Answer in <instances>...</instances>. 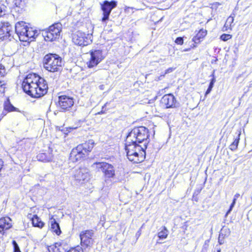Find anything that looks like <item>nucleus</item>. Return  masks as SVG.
<instances>
[{
	"instance_id": "a211bd4d",
	"label": "nucleus",
	"mask_w": 252,
	"mask_h": 252,
	"mask_svg": "<svg viewBox=\"0 0 252 252\" xmlns=\"http://www.w3.org/2000/svg\"><path fill=\"white\" fill-rule=\"evenodd\" d=\"M11 220L9 217H4L0 219V233H3L5 230L12 227Z\"/></svg>"
},
{
	"instance_id": "37998d69",
	"label": "nucleus",
	"mask_w": 252,
	"mask_h": 252,
	"mask_svg": "<svg viewBox=\"0 0 252 252\" xmlns=\"http://www.w3.org/2000/svg\"><path fill=\"white\" fill-rule=\"evenodd\" d=\"M5 110H4L2 113H1V115L2 116V117L3 116H4L5 115H6V113H5Z\"/></svg>"
},
{
	"instance_id": "39448f33",
	"label": "nucleus",
	"mask_w": 252,
	"mask_h": 252,
	"mask_svg": "<svg viewBox=\"0 0 252 252\" xmlns=\"http://www.w3.org/2000/svg\"><path fill=\"white\" fill-rule=\"evenodd\" d=\"M44 67L48 71H58L62 66V58L57 54H48L44 58Z\"/></svg>"
},
{
	"instance_id": "cd10ccee",
	"label": "nucleus",
	"mask_w": 252,
	"mask_h": 252,
	"mask_svg": "<svg viewBox=\"0 0 252 252\" xmlns=\"http://www.w3.org/2000/svg\"><path fill=\"white\" fill-rule=\"evenodd\" d=\"M207 34V31L204 29H201L197 33V37L201 39L203 38Z\"/></svg>"
},
{
	"instance_id": "f03ea898",
	"label": "nucleus",
	"mask_w": 252,
	"mask_h": 252,
	"mask_svg": "<svg viewBox=\"0 0 252 252\" xmlns=\"http://www.w3.org/2000/svg\"><path fill=\"white\" fill-rule=\"evenodd\" d=\"M147 148V143L143 145L138 144L126 143L125 150L127 158L133 163H140L145 158V149Z\"/></svg>"
},
{
	"instance_id": "72a5a7b5",
	"label": "nucleus",
	"mask_w": 252,
	"mask_h": 252,
	"mask_svg": "<svg viewBox=\"0 0 252 252\" xmlns=\"http://www.w3.org/2000/svg\"><path fill=\"white\" fill-rule=\"evenodd\" d=\"M200 38L197 37V35H195L192 38V41L194 42L195 44H198L200 42Z\"/></svg>"
},
{
	"instance_id": "20e7f679",
	"label": "nucleus",
	"mask_w": 252,
	"mask_h": 252,
	"mask_svg": "<svg viewBox=\"0 0 252 252\" xmlns=\"http://www.w3.org/2000/svg\"><path fill=\"white\" fill-rule=\"evenodd\" d=\"M149 136L148 129L144 126L134 127L129 133L126 140L127 143L148 144L147 138Z\"/></svg>"
},
{
	"instance_id": "58836bf2",
	"label": "nucleus",
	"mask_w": 252,
	"mask_h": 252,
	"mask_svg": "<svg viewBox=\"0 0 252 252\" xmlns=\"http://www.w3.org/2000/svg\"><path fill=\"white\" fill-rule=\"evenodd\" d=\"M218 242L220 245H222L224 243V240L223 239L220 238V235L218 239Z\"/></svg>"
},
{
	"instance_id": "6ab92c4d",
	"label": "nucleus",
	"mask_w": 252,
	"mask_h": 252,
	"mask_svg": "<svg viewBox=\"0 0 252 252\" xmlns=\"http://www.w3.org/2000/svg\"><path fill=\"white\" fill-rule=\"evenodd\" d=\"M49 222L51 225L50 229L51 231L59 235L61 233V230L58 223H57L55 219L52 217L50 219Z\"/></svg>"
},
{
	"instance_id": "a878e982",
	"label": "nucleus",
	"mask_w": 252,
	"mask_h": 252,
	"mask_svg": "<svg viewBox=\"0 0 252 252\" xmlns=\"http://www.w3.org/2000/svg\"><path fill=\"white\" fill-rule=\"evenodd\" d=\"M168 235V231L165 227L158 233V237L159 239H166Z\"/></svg>"
},
{
	"instance_id": "4c0bfd02",
	"label": "nucleus",
	"mask_w": 252,
	"mask_h": 252,
	"mask_svg": "<svg viewBox=\"0 0 252 252\" xmlns=\"http://www.w3.org/2000/svg\"><path fill=\"white\" fill-rule=\"evenodd\" d=\"M213 87V85L210 84L209 86L207 91L206 92L205 95L209 94L211 92Z\"/></svg>"
},
{
	"instance_id": "393cba45",
	"label": "nucleus",
	"mask_w": 252,
	"mask_h": 252,
	"mask_svg": "<svg viewBox=\"0 0 252 252\" xmlns=\"http://www.w3.org/2000/svg\"><path fill=\"white\" fill-rule=\"evenodd\" d=\"M32 223L34 226L42 228L44 223L40 219L37 215H34L32 218Z\"/></svg>"
},
{
	"instance_id": "a18cd8bd",
	"label": "nucleus",
	"mask_w": 252,
	"mask_h": 252,
	"mask_svg": "<svg viewBox=\"0 0 252 252\" xmlns=\"http://www.w3.org/2000/svg\"><path fill=\"white\" fill-rule=\"evenodd\" d=\"M217 252H220V249H219V250H218Z\"/></svg>"
},
{
	"instance_id": "c756f323",
	"label": "nucleus",
	"mask_w": 252,
	"mask_h": 252,
	"mask_svg": "<svg viewBox=\"0 0 252 252\" xmlns=\"http://www.w3.org/2000/svg\"><path fill=\"white\" fill-rule=\"evenodd\" d=\"M13 245L14 249V252H21L18 244L15 241H13Z\"/></svg>"
},
{
	"instance_id": "f3484780",
	"label": "nucleus",
	"mask_w": 252,
	"mask_h": 252,
	"mask_svg": "<svg viewBox=\"0 0 252 252\" xmlns=\"http://www.w3.org/2000/svg\"><path fill=\"white\" fill-rule=\"evenodd\" d=\"M12 27L8 23H3L0 27V37L3 39L9 38L13 33Z\"/></svg>"
},
{
	"instance_id": "5701e85b",
	"label": "nucleus",
	"mask_w": 252,
	"mask_h": 252,
	"mask_svg": "<svg viewBox=\"0 0 252 252\" xmlns=\"http://www.w3.org/2000/svg\"><path fill=\"white\" fill-rule=\"evenodd\" d=\"M4 110L8 112L13 111L20 112L17 108L15 107L10 103L8 99L4 102Z\"/></svg>"
},
{
	"instance_id": "9d476101",
	"label": "nucleus",
	"mask_w": 252,
	"mask_h": 252,
	"mask_svg": "<svg viewBox=\"0 0 252 252\" xmlns=\"http://www.w3.org/2000/svg\"><path fill=\"white\" fill-rule=\"evenodd\" d=\"M90 59L87 64L89 68L97 65L104 59L102 52L100 50H94L90 51Z\"/></svg>"
},
{
	"instance_id": "4468645a",
	"label": "nucleus",
	"mask_w": 252,
	"mask_h": 252,
	"mask_svg": "<svg viewBox=\"0 0 252 252\" xmlns=\"http://www.w3.org/2000/svg\"><path fill=\"white\" fill-rule=\"evenodd\" d=\"M59 105L63 110H68L74 104L73 98L66 95H61L59 97Z\"/></svg>"
},
{
	"instance_id": "bb28decb",
	"label": "nucleus",
	"mask_w": 252,
	"mask_h": 252,
	"mask_svg": "<svg viewBox=\"0 0 252 252\" xmlns=\"http://www.w3.org/2000/svg\"><path fill=\"white\" fill-rule=\"evenodd\" d=\"M240 134H239L238 135V137H239ZM239 142V137H238V138H236L234 140L233 142L229 146V149L231 151H235V150H236L237 149Z\"/></svg>"
},
{
	"instance_id": "2eb2a0df",
	"label": "nucleus",
	"mask_w": 252,
	"mask_h": 252,
	"mask_svg": "<svg viewBox=\"0 0 252 252\" xmlns=\"http://www.w3.org/2000/svg\"><path fill=\"white\" fill-rule=\"evenodd\" d=\"M161 104L166 108L175 107L176 100L174 96L172 94L164 95L160 100Z\"/></svg>"
},
{
	"instance_id": "ea45409f",
	"label": "nucleus",
	"mask_w": 252,
	"mask_h": 252,
	"mask_svg": "<svg viewBox=\"0 0 252 252\" xmlns=\"http://www.w3.org/2000/svg\"><path fill=\"white\" fill-rule=\"evenodd\" d=\"M212 76H213V78L212 79L210 84H212V85L214 86V84L215 82H216V79L214 77V73H213Z\"/></svg>"
},
{
	"instance_id": "f704fd0d",
	"label": "nucleus",
	"mask_w": 252,
	"mask_h": 252,
	"mask_svg": "<svg viewBox=\"0 0 252 252\" xmlns=\"http://www.w3.org/2000/svg\"><path fill=\"white\" fill-rule=\"evenodd\" d=\"M5 6L0 3V16H1L2 15L3 12V14H4V12L5 11Z\"/></svg>"
},
{
	"instance_id": "0eeeda50",
	"label": "nucleus",
	"mask_w": 252,
	"mask_h": 252,
	"mask_svg": "<svg viewBox=\"0 0 252 252\" xmlns=\"http://www.w3.org/2000/svg\"><path fill=\"white\" fill-rule=\"evenodd\" d=\"M62 30V25L56 23L49 27V29L43 32V36L47 41H52L58 38Z\"/></svg>"
},
{
	"instance_id": "c9c22d12",
	"label": "nucleus",
	"mask_w": 252,
	"mask_h": 252,
	"mask_svg": "<svg viewBox=\"0 0 252 252\" xmlns=\"http://www.w3.org/2000/svg\"><path fill=\"white\" fill-rule=\"evenodd\" d=\"M235 204L234 203V202H232L231 203V204L230 206L229 209L228 210V211L227 212V213L226 214V216H227L230 213V212L232 210L233 208L234 207Z\"/></svg>"
},
{
	"instance_id": "2f4dec72",
	"label": "nucleus",
	"mask_w": 252,
	"mask_h": 252,
	"mask_svg": "<svg viewBox=\"0 0 252 252\" xmlns=\"http://www.w3.org/2000/svg\"><path fill=\"white\" fill-rule=\"evenodd\" d=\"M175 42L179 45H182L184 43L182 37H177L175 40Z\"/></svg>"
},
{
	"instance_id": "b1692460",
	"label": "nucleus",
	"mask_w": 252,
	"mask_h": 252,
	"mask_svg": "<svg viewBox=\"0 0 252 252\" xmlns=\"http://www.w3.org/2000/svg\"><path fill=\"white\" fill-rule=\"evenodd\" d=\"M48 250L49 252H65L63 247L58 243L49 246Z\"/></svg>"
},
{
	"instance_id": "49530a36",
	"label": "nucleus",
	"mask_w": 252,
	"mask_h": 252,
	"mask_svg": "<svg viewBox=\"0 0 252 252\" xmlns=\"http://www.w3.org/2000/svg\"><path fill=\"white\" fill-rule=\"evenodd\" d=\"M184 51H189V50H188V49H186V50H185Z\"/></svg>"
},
{
	"instance_id": "e433bc0d",
	"label": "nucleus",
	"mask_w": 252,
	"mask_h": 252,
	"mask_svg": "<svg viewBox=\"0 0 252 252\" xmlns=\"http://www.w3.org/2000/svg\"><path fill=\"white\" fill-rule=\"evenodd\" d=\"M235 204L234 203V202H232L231 203V204L230 206L229 209L228 210V211L227 212V213L226 214V216H227L230 213V212L232 210L233 208L234 207Z\"/></svg>"
},
{
	"instance_id": "412c9836",
	"label": "nucleus",
	"mask_w": 252,
	"mask_h": 252,
	"mask_svg": "<svg viewBox=\"0 0 252 252\" xmlns=\"http://www.w3.org/2000/svg\"><path fill=\"white\" fill-rule=\"evenodd\" d=\"M5 74L4 67L0 64V92H4L6 82L3 80L4 76Z\"/></svg>"
},
{
	"instance_id": "9b49d317",
	"label": "nucleus",
	"mask_w": 252,
	"mask_h": 252,
	"mask_svg": "<svg viewBox=\"0 0 252 252\" xmlns=\"http://www.w3.org/2000/svg\"><path fill=\"white\" fill-rule=\"evenodd\" d=\"M117 5V3L114 1H108L105 0L101 4V9L103 11V17L101 21L104 24H106V21L108 20L110 14L112 10Z\"/></svg>"
},
{
	"instance_id": "7c9ffc66",
	"label": "nucleus",
	"mask_w": 252,
	"mask_h": 252,
	"mask_svg": "<svg viewBox=\"0 0 252 252\" xmlns=\"http://www.w3.org/2000/svg\"><path fill=\"white\" fill-rule=\"evenodd\" d=\"M13 2L17 7H20L23 3L22 0H14Z\"/></svg>"
},
{
	"instance_id": "f8f14e48",
	"label": "nucleus",
	"mask_w": 252,
	"mask_h": 252,
	"mask_svg": "<svg viewBox=\"0 0 252 252\" xmlns=\"http://www.w3.org/2000/svg\"><path fill=\"white\" fill-rule=\"evenodd\" d=\"M94 234V231L92 230H84L81 232L80 238L81 244L83 247H90L93 244L92 237Z\"/></svg>"
},
{
	"instance_id": "423d86ee",
	"label": "nucleus",
	"mask_w": 252,
	"mask_h": 252,
	"mask_svg": "<svg viewBox=\"0 0 252 252\" xmlns=\"http://www.w3.org/2000/svg\"><path fill=\"white\" fill-rule=\"evenodd\" d=\"M72 40L76 45L87 46L92 42V35L78 31L73 34Z\"/></svg>"
},
{
	"instance_id": "473e14b6",
	"label": "nucleus",
	"mask_w": 252,
	"mask_h": 252,
	"mask_svg": "<svg viewBox=\"0 0 252 252\" xmlns=\"http://www.w3.org/2000/svg\"><path fill=\"white\" fill-rule=\"evenodd\" d=\"M67 252H83V251L81 248H79L78 249L72 248L68 250Z\"/></svg>"
},
{
	"instance_id": "79ce46f5",
	"label": "nucleus",
	"mask_w": 252,
	"mask_h": 252,
	"mask_svg": "<svg viewBox=\"0 0 252 252\" xmlns=\"http://www.w3.org/2000/svg\"><path fill=\"white\" fill-rule=\"evenodd\" d=\"M239 196H240V194H239V193H236V194L234 195V198H236V199H237Z\"/></svg>"
},
{
	"instance_id": "6e6552de",
	"label": "nucleus",
	"mask_w": 252,
	"mask_h": 252,
	"mask_svg": "<svg viewBox=\"0 0 252 252\" xmlns=\"http://www.w3.org/2000/svg\"><path fill=\"white\" fill-rule=\"evenodd\" d=\"M74 180L79 183L82 184L89 180L90 173L89 169L86 167H81L73 171L72 176Z\"/></svg>"
},
{
	"instance_id": "7ed1b4c3",
	"label": "nucleus",
	"mask_w": 252,
	"mask_h": 252,
	"mask_svg": "<svg viewBox=\"0 0 252 252\" xmlns=\"http://www.w3.org/2000/svg\"><path fill=\"white\" fill-rule=\"evenodd\" d=\"M15 32L21 41L31 42L38 35L37 31L29 27L26 23L23 21L17 22L15 24Z\"/></svg>"
},
{
	"instance_id": "aec40b11",
	"label": "nucleus",
	"mask_w": 252,
	"mask_h": 252,
	"mask_svg": "<svg viewBox=\"0 0 252 252\" xmlns=\"http://www.w3.org/2000/svg\"><path fill=\"white\" fill-rule=\"evenodd\" d=\"M94 142L92 140H89L87 142L79 145V146L82 147V151L85 155L91 151L94 147Z\"/></svg>"
},
{
	"instance_id": "dca6fc26",
	"label": "nucleus",
	"mask_w": 252,
	"mask_h": 252,
	"mask_svg": "<svg viewBox=\"0 0 252 252\" xmlns=\"http://www.w3.org/2000/svg\"><path fill=\"white\" fill-rule=\"evenodd\" d=\"M53 150L50 148H48L44 152L39 153L37 155V159L38 160L47 162L51 161L53 158Z\"/></svg>"
},
{
	"instance_id": "4be33fe9",
	"label": "nucleus",
	"mask_w": 252,
	"mask_h": 252,
	"mask_svg": "<svg viewBox=\"0 0 252 252\" xmlns=\"http://www.w3.org/2000/svg\"><path fill=\"white\" fill-rule=\"evenodd\" d=\"M235 14L233 13L227 18L224 26L225 30H231Z\"/></svg>"
},
{
	"instance_id": "1a4fd4ad",
	"label": "nucleus",
	"mask_w": 252,
	"mask_h": 252,
	"mask_svg": "<svg viewBox=\"0 0 252 252\" xmlns=\"http://www.w3.org/2000/svg\"><path fill=\"white\" fill-rule=\"evenodd\" d=\"M96 169H100L105 178H113L115 175L114 166L106 162H95L93 165Z\"/></svg>"
},
{
	"instance_id": "ddd939ff",
	"label": "nucleus",
	"mask_w": 252,
	"mask_h": 252,
	"mask_svg": "<svg viewBox=\"0 0 252 252\" xmlns=\"http://www.w3.org/2000/svg\"><path fill=\"white\" fill-rule=\"evenodd\" d=\"M83 152L82 147L78 145L71 151L69 156V160L72 162H76L81 160L86 156Z\"/></svg>"
},
{
	"instance_id": "c85d7f7f",
	"label": "nucleus",
	"mask_w": 252,
	"mask_h": 252,
	"mask_svg": "<svg viewBox=\"0 0 252 252\" xmlns=\"http://www.w3.org/2000/svg\"><path fill=\"white\" fill-rule=\"evenodd\" d=\"M231 38V35L228 34H223L220 36V39L224 41H226Z\"/></svg>"
},
{
	"instance_id": "c03bdc74",
	"label": "nucleus",
	"mask_w": 252,
	"mask_h": 252,
	"mask_svg": "<svg viewBox=\"0 0 252 252\" xmlns=\"http://www.w3.org/2000/svg\"><path fill=\"white\" fill-rule=\"evenodd\" d=\"M236 200H237V199L236 198L234 197L232 202H234V203L235 204Z\"/></svg>"
},
{
	"instance_id": "a19ab883",
	"label": "nucleus",
	"mask_w": 252,
	"mask_h": 252,
	"mask_svg": "<svg viewBox=\"0 0 252 252\" xmlns=\"http://www.w3.org/2000/svg\"><path fill=\"white\" fill-rule=\"evenodd\" d=\"M173 70H174V68L172 67L169 68L167 70H166L165 74H167V73L171 72L173 71Z\"/></svg>"
},
{
	"instance_id": "f257e3e1",
	"label": "nucleus",
	"mask_w": 252,
	"mask_h": 252,
	"mask_svg": "<svg viewBox=\"0 0 252 252\" xmlns=\"http://www.w3.org/2000/svg\"><path fill=\"white\" fill-rule=\"evenodd\" d=\"M23 91L33 97H40L47 92L48 85L43 78L36 74H29L22 83Z\"/></svg>"
}]
</instances>
